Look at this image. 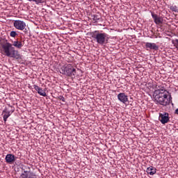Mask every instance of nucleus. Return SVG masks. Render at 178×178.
Masks as SVG:
<instances>
[{"label":"nucleus","mask_w":178,"mask_h":178,"mask_svg":"<svg viewBox=\"0 0 178 178\" xmlns=\"http://www.w3.org/2000/svg\"><path fill=\"white\" fill-rule=\"evenodd\" d=\"M118 99L122 104H126L129 102V97L126 95L125 93H120L118 95Z\"/></svg>","instance_id":"nucleus-10"},{"label":"nucleus","mask_w":178,"mask_h":178,"mask_svg":"<svg viewBox=\"0 0 178 178\" xmlns=\"http://www.w3.org/2000/svg\"><path fill=\"white\" fill-rule=\"evenodd\" d=\"M152 17L156 24H158L159 26L163 24V18H162V17H159L158 15L153 13H152Z\"/></svg>","instance_id":"nucleus-7"},{"label":"nucleus","mask_w":178,"mask_h":178,"mask_svg":"<svg viewBox=\"0 0 178 178\" xmlns=\"http://www.w3.org/2000/svg\"><path fill=\"white\" fill-rule=\"evenodd\" d=\"M60 70V73L62 74H66V76H72L76 75V69L71 64L62 67Z\"/></svg>","instance_id":"nucleus-4"},{"label":"nucleus","mask_w":178,"mask_h":178,"mask_svg":"<svg viewBox=\"0 0 178 178\" xmlns=\"http://www.w3.org/2000/svg\"><path fill=\"white\" fill-rule=\"evenodd\" d=\"M19 178H37L35 175L29 171L24 170L20 175Z\"/></svg>","instance_id":"nucleus-12"},{"label":"nucleus","mask_w":178,"mask_h":178,"mask_svg":"<svg viewBox=\"0 0 178 178\" xmlns=\"http://www.w3.org/2000/svg\"><path fill=\"white\" fill-rule=\"evenodd\" d=\"M175 114H176V115H178V108H177V109L175 110Z\"/></svg>","instance_id":"nucleus-21"},{"label":"nucleus","mask_w":178,"mask_h":178,"mask_svg":"<svg viewBox=\"0 0 178 178\" xmlns=\"http://www.w3.org/2000/svg\"><path fill=\"white\" fill-rule=\"evenodd\" d=\"M146 172L148 175H150V176H154V175L156 173V168L152 166H149L147 168Z\"/></svg>","instance_id":"nucleus-14"},{"label":"nucleus","mask_w":178,"mask_h":178,"mask_svg":"<svg viewBox=\"0 0 178 178\" xmlns=\"http://www.w3.org/2000/svg\"><path fill=\"white\" fill-rule=\"evenodd\" d=\"M62 101H63V102H65V98L64 97H63Z\"/></svg>","instance_id":"nucleus-22"},{"label":"nucleus","mask_w":178,"mask_h":178,"mask_svg":"<svg viewBox=\"0 0 178 178\" xmlns=\"http://www.w3.org/2000/svg\"><path fill=\"white\" fill-rule=\"evenodd\" d=\"M92 19L93 22H95V23H97V22H98V20H99V16H98L97 15H92Z\"/></svg>","instance_id":"nucleus-17"},{"label":"nucleus","mask_w":178,"mask_h":178,"mask_svg":"<svg viewBox=\"0 0 178 178\" xmlns=\"http://www.w3.org/2000/svg\"><path fill=\"white\" fill-rule=\"evenodd\" d=\"M5 160L6 163H9V165H12V163H13L16 161V157L12 154H8L6 156Z\"/></svg>","instance_id":"nucleus-11"},{"label":"nucleus","mask_w":178,"mask_h":178,"mask_svg":"<svg viewBox=\"0 0 178 178\" xmlns=\"http://www.w3.org/2000/svg\"><path fill=\"white\" fill-rule=\"evenodd\" d=\"M2 51L3 55L8 58H13L14 59H22V56L19 54V51L15 49L13 44L6 40L4 42L1 43Z\"/></svg>","instance_id":"nucleus-2"},{"label":"nucleus","mask_w":178,"mask_h":178,"mask_svg":"<svg viewBox=\"0 0 178 178\" xmlns=\"http://www.w3.org/2000/svg\"><path fill=\"white\" fill-rule=\"evenodd\" d=\"M10 108H12V106L9 105Z\"/></svg>","instance_id":"nucleus-23"},{"label":"nucleus","mask_w":178,"mask_h":178,"mask_svg":"<svg viewBox=\"0 0 178 178\" xmlns=\"http://www.w3.org/2000/svg\"><path fill=\"white\" fill-rule=\"evenodd\" d=\"M13 26L17 30L23 31L26 29V22L22 20H15L13 22Z\"/></svg>","instance_id":"nucleus-5"},{"label":"nucleus","mask_w":178,"mask_h":178,"mask_svg":"<svg viewBox=\"0 0 178 178\" xmlns=\"http://www.w3.org/2000/svg\"><path fill=\"white\" fill-rule=\"evenodd\" d=\"M168 92L165 89H158L154 91L153 97L155 102L162 105L163 106H168L172 102V96L168 98Z\"/></svg>","instance_id":"nucleus-1"},{"label":"nucleus","mask_w":178,"mask_h":178,"mask_svg":"<svg viewBox=\"0 0 178 178\" xmlns=\"http://www.w3.org/2000/svg\"><path fill=\"white\" fill-rule=\"evenodd\" d=\"M12 45L17 48V49H22V48H23V43L17 40L13 42Z\"/></svg>","instance_id":"nucleus-15"},{"label":"nucleus","mask_w":178,"mask_h":178,"mask_svg":"<svg viewBox=\"0 0 178 178\" xmlns=\"http://www.w3.org/2000/svg\"><path fill=\"white\" fill-rule=\"evenodd\" d=\"M170 10H172V12H178V8L177 6H171L170 7Z\"/></svg>","instance_id":"nucleus-19"},{"label":"nucleus","mask_w":178,"mask_h":178,"mask_svg":"<svg viewBox=\"0 0 178 178\" xmlns=\"http://www.w3.org/2000/svg\"><path fill=\"white\" fill-rule=\"evenodd\" d=\"M29 2H35L36 5H40V3H44V0H28Z\"/></svg>","instance_id":"nucleus-16"},{"label":"nucleus","mask_w":178,"mask_h":178,"mask_svg":"<svg viewBox=\"0 0 178 178\" xmlns=\"http://www.w3.org/2000/svg\"><path fill=\"white\" fill-rule=\"evenodd\" d=\"M17 35V33L15 31H12L10 33V36L12 37L13 38H15Z\"/></svg>","instance_id":"nucleus-18"},{"label":"nucleus","mask_w":178,"mask_h":178,"mask_svg":"<svg viewBox=\"0 0 178 178\" xmlns=\"http://www.w3.org/2000/svg\"><path fill=\"white\" fill-rule=\"evenodd\" d=\"M33 88L39 95H41L42 97H47V93L45 92L47 91L46 89L42 90V88H40L37 85H33Z\"/></svg>","instance_id":"nucleus-9"},{"label":"nucleus","mask_w":178,"mask_h":178,"mask_svg":"<svg viewBox=\"0 0 178 178\" xmlns=\"http://www.w3.org/2000/svg\"><path fill=\"white\" fill-rule=\"evenodd\" d=\"M13 112H15V109L12 110V111L10 112V111H8V108H5L2 112V115H3V119L4 121V123H6L7 120H8V118H9L10 116V115H12V113H13Z\"/></svg>","instance_id":"nucleus-8"},{"label":"nucleus","mask_w":178,"mask_h":178,"mask_svg":"<svg viewBox=\"0 0 178 178\" xmlns=\"http://www.w3.org/2000/svg\"><path fill=\"white\" fill-rule=\"evenodd\" d=\"M92 38H94L95 41L99 45H104V44H108L109 41V35L106 33H101L99 31H95L92 33Z\"/></svg>","instance_id":"nucleus-3"},{"label":"nucleus","mask_w":178,"mask_h":178,"mask_svg":"<svg viewBox=\"0 0 178 178\" xmlns=\"http://www.w3.org/2000/svg\"><path fill=\"white\" fill-rule=\"evenodd\" d=\"M145 47L146 48H149V49H154V51H158L159 49V47L155 43L146 42Z\"/></svg>","instance_id":"nucleus-13"},{"label":"nucleus","mask_w":178,"mask_h":178,"mask_svg":"<svg viewBox=\"0 0 178 178\" xmlns=\"http://www.w3.org/2000/svg\"><path fill=\"white\" fill-rule=\"evenodd\" d=\"M169 113H163L159 114V120L162 123V124H166V123H169L170 121Z\"/></svg>","instance_id":"nucleus-6"},{"label":"nucleus","mask_w":178,"mask_h":178,"mask_svg":"<svg viewBox=\"0 0 178 178\" xmlns=\"http://www.w3.org/2000/svg\"><path fill=\"white\" fill-rule=\"evenodd\" d=\"M176 42V48H178V39L175 40Z\"/></svg>","instance_id":"nucleus-20"}]
</instances>
